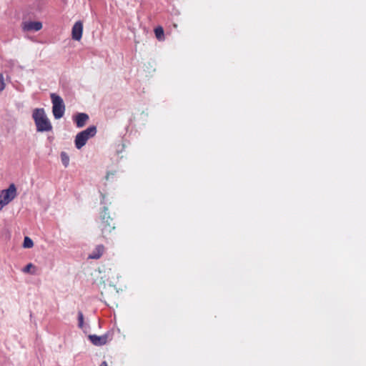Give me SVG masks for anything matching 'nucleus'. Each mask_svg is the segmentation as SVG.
Returning <instances> with one entry per match:
<instances>
[{
    "instance_id": "obj_22",
    "label": "nucleus",
    "mask_w": 366,
    "mask_h": 366,
    "mask_svg": "<svg viewBox=\"0 0 366 366\" xmlns=\"http://www.w3.org/2000/svg\"><path fill=\"white\" fill-rule=\"evenodd\" d=\"M111 174L114 175V173L108 172V173H107V177H106L107 179H109V176H110Z\"/></svg>"
},
{
    "instance_id": "obj_2",
    "label": "nucleus",
    "mask_w": 366,
    "mask_h": 366,
    "mask_svg": "<svg viewBox=\"0 0 366 366\" xmlns=\"http://www.w3.org/2000/svg\"><path fill=\"white\" fill-rule=\"evenodd\" d=\"M97 127L94 125L90 126L86 129L79 132L74 139V144L76 149H80L87 142V141L94 137L97 134Z\"/></svg>"
},
{
    "instance_id": "obj_3",
    "label": "nucleus",
    "mask_w": 366,
    "mask_h": 366,
    "mask_svg": "<svg viewBox=\"0 0 366 366\" xmlns=\"http://www.w3.org/2000/svg\"><path fill=\"white\" fill-rule=\"evenodd\" d=\"M50 98L52 102V113L54 117L56 119H59L64 116L65 112L64 100L59 95L55 93H51Z\"/></svg>"
},
{
    "instance_id": "obj_20",
    "label": "nucleus",
    "mask_w": 366,
    "mask_h": 366,
    "mask_svg": "<svg viewBox=\"0 0 366 366\" xmlns=\"http://www.w3.org/2000/svg\"><path fill=\"white\" fill-rule=\"evenodd\" d=\"M101 195H102L101 204H104V200L105 196L103 194H101Z\"/></svg>"
},
{
    "instance_id": "obj_12",
    "label": "nucleus",
    "mask_w": 366,
    "mask_h": 366,
    "mask_svg": "<svg viewBox=\"0 0 366 366\" xmlns=\"http://www.w3.org/2000/svg\"><path fill=\"white\" fill-rule=\"evenodd\" d=\"M60 157L62 164L65 167H67L69 164V157L68 156V154L65 152H61L60 154Z\"/></svg>"
},
{
    "instance_id": "obj_6",
    "label": "nucleus",
    "mask_w": 366,
    "mask_h": 366,
    "mask_svg": "<svg viewBox=\"0 0 366 366\" xmlns=\"http://www.w3.org/2000/svg\"><path fill=\"white\" fill-rule=\"evenodd\" d=\"M83 32V24L81 21H76L71 29V37L75 41H79L81 39Z\"/></svg>"
},
{
    "instance_id": "obj_21",
    "label": "nucleus",
    "mask_w": 366,
    "mask_h": 366,
    "mask_svg": "<svg viewBox=\"0 0 366 366\" xmlns=\"http://www.w3.org/2000/svg\"><path fill=\"white\" fill-rule=\"evenodd\" d=\"M99 366H108V365L106 361H104L102 362V364Z\"/></svg>"
},
{
    "instance_id": "obj_7",
    "label": "nucleus",
    "mask_w": 366,
    "mask_h": 366,
    "mask_svg": "<svg viewBox=\"0 0 366 366\" xmlns=\"http://www.w3.org/2000/svg\"><path fill=\"white\" fill-rule=\"evenodd\" d=\"M104 252V246L103 244H98L91 252L88 256V259H99Z\"/></svg>"
},
{
    "instance_id": "obj_10",
    "label": "nucleus",
    "mask_w": 366,
    "mask_h": 366,
    "mask_svg": "<svg viewBox=\"0 0 366 366\" xmlns=\"http://www.w3.org/2000/svg\"><path fill=\"white\" fill-rule=\"evenodd\" d=\"M114 229L113 220L110 217H107L104 222H102V230L104 232H110Z\"/></svg>"
},
{
    "instance_id": "obj_19",
    "label": "nucleus",
    "mask_w": 366,
    "mask_h": 366,
    "mask_svg": "<svg viewBox=\"0 0 366 366\" xmlns=\"http://www.w3.org/2000/svg\"><path fill=\"white\" fill-rule=\"evenodd\" d=\"M5 84L4 81L3 74L0 73V93L4 89Z\"/></svg>"
},
{
    "instance_id": "obj_16",
    "label": "nucleus",
    "mask_w": 366,
    "mask_h": 366,
    "mask_svg": "<svg viewBox=\"0 0 366 366\" xmlns=\"http://www.w3.org/2000/svg\"><path fill=\"white\" fill-rule=\"evenodd\" d=\"M34 267V264L32 263H29L28 264H26L22 269L21 271L24 272V273H31V274H34V272H31V268H33Z\"/></svg>"
},
{
    "instance_id": "obj_1",
    "label": "nucleus",
    "mask_w": 366,
    "mask_h": 366,
    "mask_svg": "<svg viewBox=\"0 0 366 366\" xmlns=\"http://www.w3.org/2000/svg\"><path fill=\"white\" fill-rule=\"evenodd\" d=\"M32 118L34 121L37 132H44L52 130V125L44 108L34 109L32 112Z\"/></svg>"
},
{
    "instance_id": "obj_14",
    "label": "nucleus",
    "mask_w": 366,
    "mask_h": 366,
    "mask_svg": "<svg viewBox=\"0 0 366 366\" xmlns=\"http://www.w3.org/2000/svg\"><path fill=\"white\" fill-rule=\"evenodd\" d=\"M84 315H83L82 312L79 311L78 312V327H83V325L86 324L84 322Z\"/></svg>"
},
{
    "instance_id": "obj_18",
    "label": "nucleus",
    "mask_w": 366,
    "mask_h": 366,
    "mask_svg": "<svg viewBox=\"0 0 366 366\" xmlns=\"http://www.w3.org/2000/svg\"><path fill=\"white\" fill-rule=\"evenodd\" d=\"M79 328L83 331V332L85 335H88L91 329L89 325H88L87 323H86L85 325H83V327H81Z\"/></svg>"
},
{
    "instance_id": "obj_5",
    "label": "nucleus",
    "mask_w": 366,
    "mask_h": 366,
    "mask_svg": "<svg viewBox=\"0 0 366 366\" xmlns=\"http://www.w3.org/2000/svg\"><path fill=\"white\" fill-rule=\"evenodd\" d=\"M115 335L120 336L119 329H113L110 331H108L105 334L99 336V340H98V343H107V342H110L112 340H120L119 339L114 337V336Z\"/></svg>"
},
{
    "instance_id": "obj_9",
    "label": "nucleus",
    "mask_w": 366,
    "mask_h": 366,
    "mask_svg": "<svg viewBox=\"0 0 366 366\" xmlns=\"http://www.w3.org/2000/svg\"><path fill=\"white\" fill-rule=\"evenodd\" d=\"M89 115L86 113H79L75 116V122L78 128L83 127L89 119Z\"/></svg>"
},
{
    "instance_id": "obj_13",
    "label": "nucleus",
    "mask_w": 366,
    "mask_h": 366,
    "mask_svg": "<svg viewBox=\"0 0 366 366\" xmlns=\"http://www.w3.org/2000/svg\"><path fill=\"white\" fill-rule=\"evenodd\" d=\"M33 246H34L33 240L29 237H25L24 239L23 247L31 248Z\"/></svg>"
},
{
    "instance_id": "obj_8",
    "label": "nucleus",
    "mask_w": 366,
    "mask_h": 366,
    "mask_svg": "<svg viewBox=\"0 0 366 366\" xmlns=\"http://www.w3.org/2000/svg\"><path fill=\"white\" fill-rule=\"evenodd\" d=\"M42 28V24L40 21H28L24 23L23 29L25 31H39Z\"/></svg>"
},
{
    "instance_id": "obj_11",
    "label": "nucleus",
    "mask_w": 366,
    "mask_h": 366,
    "mask_svg": "<svg viewBox=\"0 0 366 366\" xmlns=\"http://www.w3.org/2000/svg\"><path fill=\"white\" fill-rule=\"evenodd\" d=\"M154 34H155L156 38L159 41H162L164 39V29L162 26H157V28H155Z\"/></svg>"
},
{
    "instance_id": "obj_17",
    "label": "nucleus",
    "mask_w": 366,
    "mask_h": 366,
    "mask_svg": "<svg viewBox=\"0 0 366 366\" xmlns=\"http://www.w3.org/2000/svg\"><path fill=\"white\" fill-rule=\"evenodd\" d=\"M88 338L92 343H98V340H99V336L96 335H88Z\"/></svg>"
},
{
    "instance_id": "obj_4",
    "label": "nucleus",
    "mask_w": 366,
    "mask_h": 366,
    "mask_svg": "<svg viewBox=\"0 0 366 366\" xmlns=\"http://www.w3.org/2000/svg\"><path fill=\"white\" fill-rule=\"evenodd\" d=\"M16 196V188L14 184L0 192V210L11 202Z\"/></svg>"
},
{
    "instance_id": "obj_15",
    "label": "nucleus",
    "mask_w": 366,
    "mask_h": 366,
    "mask_svg": "<svg viewBox=\"0 0 366 366\" xmlns=\"http://www.w3.org/2000/svg\"><path fill=\"white\" fill-rule=\"evenodd\" d=\"M108 209L107 207H103V211L101 212L100 217L102 222H105V219H107V217H109L108 213Z\"/></svg>"
}]
</instances>
